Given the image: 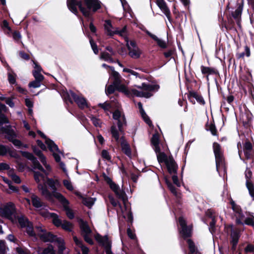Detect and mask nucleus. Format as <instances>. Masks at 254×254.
<instances>
[{
  "mask_svg": "<svg viewBox=\"0 0 254 254\" xmlns=\"http://www.w3.org/2000/svg\"><path fill=\"white\" fill-rule=\"evenodd\" d=\"M113 118L114 120L117 121L118 130L115 125H112L111 127L110 132L112 137L117 142H119L120 140L121 142L127 143L124 136V126H126L127 125L125 115L122 114L119 110L117 109L113 113Z\"/></svg>",
  "mask_w": 254,
  "mask_h": 254,
  "instance_id": "obj_1",
  "label": "nucleus"
},
{
  "mask_svg": "<svg viewBox=\"0 0 254 254\" xmlns=\"http://www.w3.org/2000/svg\"><path fill=\"white\" fill-rule=\"evenodd\" d=\"M102 4L99 0H75L74 5L75 7L78 6L85 17H90L101 8Z\"/></svg>",
  "mask_w": 254,
  "mask_h": 254,
  "instance_id": "obj_2",
  "label": "nucleus"
},
{
  "mask_svg": "<svg viewBox=\"0 0 254 254\" xmlns=\"http://www.w3.org/2000/svg\"><path fill=\"white\" fill-rule=\"evenodd\" d=\"M16 213L15 205L12 202L6 203L3 206L0 207V215L11 221H13V215L15 216Z\"/></svg>",
  "mask_w": 254,
  "mask_h": 254,
  "instance_id": "obj_3",
  "label": "nucleus"
},
{
  "mask_svg": "<svg viewBox=\"0 0 254 254\" xmlns=\"http://www.w3.org/2000/svg\"><path fill=\"white\" fill-rule=\"evenodd\" d=\"M54 196L57 198L62 204L64 210L65 211L67 217L69 219L74 218V213L73 210L69 207V201L60 192H54Z\"/></svg>",
  "mask_w": 254,
  "mask_h": 254,
  "instance_id": "obj_4",
  "label": "nucleus"
},
{
  "mask_svg": "<svg viewBox=\"0 0 254 254\" xmlns=\"http://www.w3.org/2000/svg\"><path fill=\"white\" fill-rule=\"evenodd\" d=\"M94 238L98 244L104 248L106 254H114L111 250L112 243L109 241L107 235L103 237L100 234L97 233Z\"/></svg>",
  "mask_w": 254,
  "mask_h": 254,
  "instance_id": "obj_5",
  "label": "nucleus"
},
{
  "mask_svg": "<svg viewBox=\"0 0 254 254\" xmlns=\"http://www.w3.org/2000/svg\"><path fill=\"white\" fill-rule=\"evenodd\" d=\"M80 228L82 231L84 241L90 245H94L93 240L89 236L92 232L87 222L82 219H79Z\"/></svg>",
  "mask_w": 254,
  "mask_h": 254,
  "instance_id": "obj_6",
  "label": "nucleus"
},
{
  "mask_svg": "<svg viewBox=\"0 0 254 254\" xmlns=\"http://www.w3.org/2000/svg\"><path fill=\"white\" fill-rule=\"evenodd\" d=\"M19 152L23 157L26 158L32 162L34 169H38L43 173L45 172V170L40 164L37 158L35 157L32 153L28 151H24L22 150H20Z\"/></svg>",
  "mask_w": 254,
  "mask_h": 254,
  "instance_id": "obj_7",
  "label": "nucleus"
},
{
  "mask_svg": "<svg viewBox=\"0 0 254 254\" xmlns=\"http://www.w3.org/2000/svg\"><path fill=\"white\" fill-rule=\"evenodd\" d=\"M200 69L202 74L203 75V76L205 77L208 84H209V75L214 76L215 80L217 82V78L219 76V73L216 68L201 65Z\"/></svg>",
  "mask_w": 254,
  "mask_h": 254,
  "instance_id": "obj_8",
  "label": "nucleus"
},
{
  "mask_svg": "<svg viewBox=\"0 0 254 254\" xmlns=\"http://www.w3.org/2000/svg\"><path fill=\"white\" fill-rule=\"evenodd\" d=\"M70 95L74 102L80 109L83 110L85 108H89V104L84 97L78 95L73 91H71Z\"/></svg>",
  "mask_w": 254,
  "mask_h": 254,
  "instance_id": "obj_9",
  "label": "nucleus"
},
{
  "mask_svg": "<svg viewBox=\"0 0 254 254\" xmlns=\"http://www.w3.org/2000/svg\"><path fill=\"white\" fill-rule=\"evenodd\" d=\"M112 69V76L114 78L113 84L116 87V90L119 92H124L127 89V87L121 83V76L118 72L114 70V67H111Z\"/></svg>",
  "mask_w": 254,
  "mask_h": 254,
  "instance_id": "obj_10",
  "label": "nucleus"
},
{
  "mask_svg": "<svg viewBox=\"0 0 254 254\" xmlns=\"http://www.w3.org/2000/svg\"><path fill=\"white\" fill-rule=\"evenodd\" d=\"M7 154L12 158L19 159L20 156L17 154L16 150L14 149H11L8 146L3 144H0V156H5Z\"/></svg>",
  "mask_w": 254,
  "mask_h": 254,
  "instance_id": "obj_11",
  "label": "nucleus"
},
{
  "mask_svg": "<svg viewBox=\"0 0 254 254\" xmlns=\"http://www.w3.org/2000/svg\"><path fill=\"white\" fill-rule=\"evenodd\" d=\"M165 165L169 174H177L178 165L172 155L169 156V160L167 161Z\"/></svg>",
  "mask_w": 254,
  "mask_h": 254,
  "instance_id": "obj_12",
  "label": "nucleus"
},
{
  "mask_svg": "<svg viewBox=\"0 0 254 254\" xmlns=\"http://www.w3.org/2000/svg\"><path fill=\"white\" fill-rule=\"evenodd\" d=\"M1 130L2 131V134H5V138L9 142H11V140L15 139L17 137V133L10 126L1 127Z\"/></svg>",
  "mask_w": 254,
  "mask_h": 254,
  "instance_id": "obj_13",
  "label": "nucleus"
},
{
  "mask_svg": "<svg viewBox=\"0 0 254 254\" xmlns=\"http://www.w3.org/2000/svg\"><path fill=\"white\" fill-rule=\"evenodd\" d=\"M156 4L163 13L166 15L170 23L173 22L169 8L164 0H157Z\"/></svg>",
  "mask_w": 254,
  "mask_h": 254,
  "instance_id": "obj_14",
  "label": "nucleus"
},
{
  "mask_svg": "<svg viewBox=\"0 0 254 254\" xmlns=\"http://www.w3.org/2000/svg\"><path fill=\"white\" fill-rule=\"evenodd\" d=\"M40 238L44 242H57L61 243V238L54 235L52 232H46L40 235Z\"/></svg>",
  "mask_w": 254,
  "mask_h": 254,
  "instance_id": "obj_15",
  "label": "nucleus"
},
{
  "mask_svg": "<svg viewBox=\"0 0 254 254\" xmlns=\"http://www.w3.org/2000/svg\"><path fill=\"white\" fill-rule=\"evenodd\" d=\"M244 152L246 158L251 161L254 159V153L253 151V145L251 142L247 139L244 144Z\"/></svg>",
  "mask_w": 254,
  "mask_h": 254,
  "instance_id": "obj_16",
  "label": "nucleus"
},
{
  "mask_svg": "<svg viewBox=\"0 0 254 254\" xmlns=\"http://www.w3.org/2000/svg\"><path fill=\"white\" fill-rule=\"evenodd\" d=\"M216 169L219 173V170L222 169L223 171L224 174L227 172V165L225 158L224 155L215 157Z\"/></svg>",
  "mask_w": 254,
  "mask_h": 254,
  "instance_id": "obj_17",
  "label": "nucleus"
},
{
  "mask_svg": "<svg viewBox=\"0 0 254 254\" xmlns=\"http://www.w3.org/2000/svg\"><path fill=\"white\" fill-rule=\"evenodd\" d=\"M125 41L127 42L126 46L129 51L128 55L133 59H137L139 58L142 53L139 48L131 49L129 45V40L127 37L125 38Z\"/></svg>",
  "mask_w": 254,
  "mask_h": 254,
  "instance_id": "obj_18",
  "label": "nucleus"
},
{
  "mask_svg": "<svg viewBox=\"0 0 254 254\" xmlns=\"http://www.w3.org/2000/svg\"><path fill=\"white\" fill-rule=\"evenodd\" d=\"M151 144L153 147L154 151L156 153L160 151V134L157 130H156L155 133L153 134L151 138Z\"/></svg>",
  "mask_w": 254,
  "mask_h": 254,
  "instance_id": "obj_19",
  "label": "nucleus"
},
{
  "mask_svg": "<svg viewBox=\"0 0 254 254\" xmlns=\"http://www.w3.org/2000/svg\"><path fill=\"white\" fill-rule=\"evenodd\" d=\"M245 114L246 119L243 118V126L245 128L251 132L253 128L252 125L253 115L250 111L246 112Z\"/></svg>",
  "mask_w": 254,
  "mask_h": 254,
  "instance_id": "obj_20",
  "label": "nucleus"
},
{
  "mask_svg": "<svg viewBox=\"0 0 254 254\" xmlns=\"http://www.w3.org/2000/svg\"><path fill=\"white\" fill-rule=\"evenodd\" d=\"M136 87L138 89H141L147 91H157L160 86L158 84L152 85L143 82L141 86L137 85Z\"/></svg>",
  "mask_w": 254,
  "mask_h": 254,
  "instance_id": "obj_21",
  "label": "nucleus"
},
{
  "mask_svg": "<svg viewBox=\"0 0 254 254\" xmlns=\"http://www.w3.org/2000/svg\"><path fill=\"white\" fill-rule=\"evenodd\" d=\"M14 217L18 221V222L21 228H26V226L29 225L31 222H30L28 218H27L24 215L21 214L20 216L15 215Z\"/></svg>",
  "mask_w": 254,
  "mask_h": 254,
  "instance_id": "obj_22",
  "label": "nucleus"
},
{
  "mask_svg": "<svg viewBox=\"0 0 254 254\" xmlns=\"http://www.w3.org/2000/svg\"><path fill=\"white\" fill-rule=\"evenodd\" d=\"M31 199L32 205L34 207L39 208L44 206V202H43L40 198L34 193L31 195Z\"/></svg>",
  "mask_w": 254,
  "mask_h": 254,
  "instance_id": "obj_23",
  "label": "nucleus"
},
{
  "mask_svg": "<svg viewBox=\"0 0 254 254\" xmlns=\"http://www.w3.org/2000/svg\"><path fill=\"white\" fill-rule=\"evenodd\" d=\"M187 243L188 245L189 252L188 254H197L198 253L197 248L196 247L194 242L190 239L187 240Z\"/></svg>",
  "mask_w": 254,
  "mask_h": 254,
  "instance_id": "obj_24",
  "label": "nucleus"
},
{
  "mask_svg": "<svg viewBox=\"0 0 254 254\" xmlns=\"http://www.w3.org/2000/svg\"><path fill=\"white\" fill-rule=\"evenodd\" d=\"M45 143L47 145L50 151L53 152L54 151H56L61 154H62V152L59 149L58 145L56 144L51 139H47L46 140H45Z\"/></svg>",
  "mask_w": 254,
  "mask_h": 254,
  "instance_id": "obj_25",
  "label": "nucleus"
},
{
  "mask_svg": "<svg viewBox=\"0 0 254 254\" xmlns=\"http://www.w3.org/2000/svg\"><path fill=\"white\" fill-rule=\"evenodd\" d=\"M105 29L107 31L108 35L110 36H113L115 34H118L121 36H123L124 34L127 32V27L124 26L121 30H116L114 31H112L110 28L107 26H105Z\"/></svg>",
  "mask_w": 254,
  "mask_h": 254,
  "instance_id": "obj_26",
  "label": "nucleus"
},
{
  "mask_svg": "<svg viewBox=\"0 0 254 254\" xmlns=\"http://www.w3.org/2000/svg\"><path fill=\"white\" fill-rule=\"evenodd\" d=\"M230 227L231 228V231L230 235L231 240L230 241L238 242L240 237L239 230L238 229H234L232 225H231Z\"/></svg>",
  "mask_w": 254,
  "mask_h": 254,
  "instance_id": "obj_27",
  "label": "nucleus"
},
{
  "mask_svg": "<svg viewBox=\"0 0 254 254\" xmlns=\"http://www.w3.org/2000/svg\"><path fill=\"white\" fill-rule=\"evenodd\" d=\"M213 150L215 157L224 155V151L221 145L216 142L213 143Z\"/></svg>",
  "mask_w": 254,
  "mask_h": 254,
  "instance_id": "obj_28",
  "label": "nucleus"
},
{
  "mask_svg": "<svg viewBox=\"0 0 254 254\" xmlns=\"http://www.w3.org/2000/svg\"><path fill=\"white\" fill-rule=\"evenodd\" d=\"M49 214L52 218V223L57 227H61L62 221L59 218L58 215L55 213H49Z\"/></svg>",
  "mask_w": 254,
  "mask_h": 254,
  "instance_id": "obj_29",
  "label": "nucleus"
},
{
  "mask_svg": "<svg viewBox=\"0 0 254 254\" xmlns=\"http://www.w3.org/2000/svg\"><path fill=\"white\" fill-rule=\"evenodd\" d=\"M205 129L207 130L210 131L213 135L218 136V131L213 121L210 124H208V122L206 123L205 125Z\"/></svg>",
  "mask_w": 254,
  "mask_h": 254,
  "instance_id": "obj_30",
  "label": "nucleus"
},
{
  "mask_svg": "<svg viewBox=\"0 0 254 254\" xmlns=\"http://www.w3.org/2000/svg\"><path fill=\"white\" fill-rule=\"evenodd\" d=\"M230 204L231 205L232 209L235 212L238 213L240 217H242L244 216L242 213L241 206L236 204L232 198H230Z\"/></svg>",
  "mask_w": 254,
  "mask_h": 254,
  "instance_id": "obj_31",
  "label": "nucleus"
},
{
  "mask_svg": "<svg viewBox=\"0 0 254 254\" xmlns=\"http://www.w3.org/2000/svg\"><path fill=\"white\" fill-rule=\"evenodd\" d=\"M192 228L190 226H187L182 228L180 233L182 234L184 239L191 237Z\"/></svg>",
  "mask_w": 254,
  "mask_h": 254,
  "instance_id": "obj_32",
  "label": "nucleus"
},
{
  "mask_svg": "<svg viewBox=\"0 0 254 254\" xmlns=\"http://www.w3.org/2000/svg\"><path fill=\"white\" fill-rule=\"evenodd\" d=\"M190 96H192L193 98H195L199 104L201 105H204L205 104V102L203 97L201 95L198 94L197 92L193 90H190Z\"/></svg>",
  "mask_w": 254,
  "mask_h": 254,
  "instance_id": "obj_33",
  "label": "nucleus"
},
{
  "mask_svg": "<svg viewBox=\"0 0 254 254\" xmlns=\"http://www.w3.org/2000/svg\"><path fill=\"white\" fill-rule=\"evenodd\" d=\"M165 182L170 191L174 195L177 197H178L179 196V193L177 192L176 188L173 185V184L167 178L165 179Z\"/></svg>",
  "mask_w": 254,
  "mask_h": 254,
  "instance_id": "obj_34",
  "label": "nucleus"
},
{
  "mask_svg": "<svg viewBox=\"0 0 254 254\" xmlns=\"http://www.w3.org/2000/svg\"><path fill=\"white\" fill-rule=\"evenodd\" d=\"M75 0H67L66 4L69 10L74 13L75 15H77L78 11L77 7H74V2Z\"/></svg>",
  "mask_w": 254,
  "mask_h": 254,
  "instance_id": "obj_35",
  "label": "nucleus"
},
{
  "mask_svg": "<svg viewBox=\"0 0 254 254\" xmlns=\"http://www.w3.org/2000/svg\"><path fill=\"white\" fill-rule=\"evenodd\" d=\"M121 146L122 151L128 157H130L131 151L129 144L128 143L121 142Z\"/></svg>",
  "mask_w": 254,
  "mask_h": 254,
  "instance_id": "obj_36",
  "label": "nucleus"
},
{
  "mask_svg": "<svg viewBox=\"0 0 254 254\" xmlns=\"http://www.w3.org/2000/svg\"><path fill=\"white\" fill-rule=\"evenodd\" d=\"M156 153L157 154V157L158 162L159 163H164L166 164L167 161L169 160V156H168L164 152H161V151Z\"/></svg>",
  "mask_w": 254,
  "mask_h": 254,
  "instance_id": "obj_37",
  "label": "nucleus"
},
{
  "mask_svg": "<svg viewBox=\"0 0 254 254\" xmlns=\"http://www.w3.org/2000/svg\"><path fill=\"white\" fill-rule=\"evenodd\" d=\"M131 94H132L133 95L135 96L136 97H144L148 98L150 96L149 95V94L148 93H145L143 91H140L135 89H131Z\"/></svg>",
  "mask_w": 254,
  "mask_h": 254,
  "instance_id": "obj_38",
  "label": "nucleus"
},
{
  "mask_svg": "<svg viewBox=\"0 0 254 254\" xmlns=\"http://www.w3.org/2000/svg\"><path fill=\"white\" fill-rule=\"evenodd\" d=\"M61 227L64 230L70 232L72 230L73 225L71 222L65 220L64 221V223H62Z\"/></svg>",
  "mask_w": 254,
  "mask_h": 254,
  "instance_id": "obj_39",
  "label": "nucleus"
},
{
  "mask_svg": "<svg viewBox=\"0 0 254 254\" xmlns=\"http://www.w3.org/2000/svg\"><path fill=\"white\" fill-rule=\"evenodd\" d=\"M115 193L117 197L119 199H121L124 203L125 204L126 201L127 200L125 191L123 190H121L119 189V190L116 191V192H115Z\"/></svg>",
  "mask_w": 254,
  "mask_h": 254,
  "instance_id": "obj_40",
  "label": "nucleus"
},
{
  "mask_svg": "<svg viewBox=\"0 0 254 254\" xmlns=\"http://www.w3.org/2000/svg\"><path fill=\"white\" fill-rule=\"evenodd\" d=\"M89 117L90 118L91 121L92 122V124L94 125L95 127H101L102 122L100 119L96 118L93 115H91Z\"/></svg>",
  "mask_w": 254,
  "mask_h": 254,
  "instance_id": "obj_41",
  "label": "nucleus"
},
{
  "mask_svg": "<svg viewBox=\"0 0 254 254\" xmlns=\"http://www.w3.org/2000/svg\"><path fill=\"white\" fill-rule=\"evenodd\" d=\"M58 182V180L56 181L52 178H48L47 183L48 185L54 190L53 192V195H54V192H57V188L56 187V183Z\"/></svg>",
  "mask_w": 254,
  "mask_h": 254,
  "instance_id": "obj_42",
  "label": "nucleus"
},
{
  "mask_svg": "<svg viewBox=\"0 0 254 254\" xmlns=\"http://www.w3.org/2000/svg\"><path fill=\"white\" fill-rule=\"evenodd\" d=\"M26 232L29 237H35L36 236L35 233L34 231V228L32 223H30L26 227Z\"/></svg>",
  "mask_w": 254,
  "mask_h": 254,
  "instance_id": "obj_43",
  "label": "nucleus"
},
{
  "mask_svg": "<svg viewBox=\"0 0 254 254\" xmlns=\"http://www.w3.org/2000/svg\"><path fill=\"white\" fill-rule=\"evenodd\" d=\"M101 58L105 61H109L110 63H115V62L112 58L111 55L107 52H103L101 53Z\"/></svg>",
  "mask_w": 254,
  "mask_h": 254,
  "instance_id": "obj_44",
  "label": "nucleus"
},
{
  "mask_svg": "<svg viewBox=\"0 0 254 254\" xmlns=\"http://www.w3.org/2000/svg\"><path fill=\"white\" fill-rule=\"evenodd\" d=\"M246 186L249 190L250 195L252 197H253V200H254V187L253 183L248 182V181H247Z\"/></svg>",
  "mask_w": 254,
  "mask_h": 254,
  "instance_id": "obj_45",
  "label": "nucleus"
},
{
  "mask_svg": "<svg viewBox=\"0 0 254 254\" xmlns=\"http://www.w3.org/2000/svg\"><path fill=\"white\" fill-rule=\"evenodd\" d=\"M252 168L251 166L250 167H247L246 168V170L245 171V177L246 179V182L248 181V182H252L251 181V179L252 178L253 173L251 170Z\"/></svg>",
  "mask_w": 254,
  "mask_h": 254,
  "instance_id": "obj_46",
  "label": "nucleus"
},
{
  "mask_svg": "<svg viewBox=\"0 0 254 254\" xmlns=\"http://www.w3.org/2000/svg\"><path fill=\"white\" fill-rule=\"evenodd\" d=\"M156 43L157 45L162 48V49H166L167 47V44L165 41H163L159 38H158L157 36L154 40Z\"/></svg>",
  "mask_w": 254,
  "mask_h": 254,
  "instance_id": "obj_47",
  "label": "nucleus"
},
{
  "mask_svg": "<svg viewBox=\"0 0 254 254\" xmlns=\"http://www.w3.org/2000/svg\"><path fill=\"white\" fill-rule=\"evenodd\" d=\"M216 223V218H213L212 219H211V221L209 223V230L212 234H213L215 232Z\"/></svg>",
  "mask_w": 254,
  "mask_h": 254,
  "instance_id": "obj_48",
  "label": "nucleus"
},
{
  "mask_svg": "<svg viewBox=\"0 0 254 254\" xmlns=\"http://www.w3.org/2000/svg\"><path fill=\"white\" fill-rule=\"evenodd\" d=\"M108 198L110 200V202L113 207L119 206L120 208H122V205L121 203H120L119 202L117 201L112 195L109 194L108 195Z\"/></svg>",
  "mask_w": 254,
  "mask_h": 254,
  "instance_id": "obj_49",
  "label": "nucleus"
},
{
  "mask_svg": "<svg viewBox=\"0 0 254 254\" xmlns=\"http://www.w3.org/2000/svg\"><path fill=\"white\" fill-rule=\"evenodd\" d=\"M116 90V87L115 86V85H114L113 84V83L112 84L109 85L106 88V90H105L106 94L107 95H111L115 92Z\"/></svg>",
  "mask_w": 254,
  "mask_h": 254,
  "instance_id": "obj_50",
  "label": "nucleus"
},
{
  "mask_svg": "<svg viewBox=\"0 0 254 254\" xmlns=\"http://www.w3.org/2000/svg\"><path fill=\"white\" fill-rule=\"evenodd\" d=\"M41 71H33L32 74L35 78V80L42 81L44 79V76L40 73Z\"/></svg>",
  "mask_w": 254,
  "mask_h": 254,
  "instance_id": "obj_51",
  "label": "nucleus"
},
{
  "mask_svg": "<svg viewBox=\"0 0 254 254\" xmlns=\"http://www.w3.org/2000/svg\"><path fill=\"white\" fill-rule=\"evenodd\" d=\"M242 8L240 6H239L234 12H233L232 13V15L233 17L235 19H238L239 17L241 16L242 13Z\"/></svg>",
  "mask_w": 254,
  "mask_h": 254,
  "instance_id": "obj_52",
  "label": "nucleus"
},
{
  "mask_svg": "<svg viewBox=\"0 0 254 254\" xmlns=\"http://www.w3.org/2000/svg\"><path fill=\"white\" fill-rule=\"evenodd\" d=\"M63 183L64 186L67 190L69 191H72L73 190V187L72 186L70 181L67 180H64Z\"/></svg>",
  "mask_w": 254,
  "mask_h": 254,
  "instance_id": "obj_53",
  "label": "nucleus"
},
{
  "mask_svg": "<svg viewBox=\"0 0 254 254\" xmlns=\"http://www.w3.org/2000/svg\"><path fill=\"white\" fill-rule=\"evenodd\" d=\"M41 190L42 194L44 195H46L48 197H51L52 195V193L48 190L46 186H42L41 188L40 189Z\"/></svg>",
  "mask_w": 254,
  "mask_h": 254,
  "instance_id": "obj_54",
  "label": "nucleus"
},
{
  "mask_svg": "<svg viewBox=\"0 0 254 254\" xmlns=\"http://www.w3.org/2000/svg\"><path fill=\"white\" fill-rule=\"evenodd\" d=\"M62 98L65 102H68L70 104H73V101L67 92H64L63 93Z\"/></svg>",
  "mask_w": 254,
  "mask_h": 254,
  "instance_id": "obj_55",
  "label": "nucleus"
},
{
  "mask_svg": "<svg viewBox=\"0 0 254 254\" xmlns=\"http://www.w3.org/2000/svg\"><path fill=\"white\" fill-rule=\"evenodd\" d=\"M127 226H128V227L127 229V234L128 237L132 240H135L136 239V237L135 234L133 232H132V231L130 229L131 225H130L129 224H128Z\"/></svg>",
  "mask_w": 254,
  "mask_h": 254,
  "instance_id": "obj_56",
  "label": "nucleus"
},
{
  "mask_svg": "<svg viewBox=\"0 0 254 254\" xmlns=\"http://www.w3.org/2000/svg\"><path fill=\"white\" fill-rule=\"evenodd\" d=\"M98 106L103 109L105 111H108L111 108V105L110 103L105 102L104 103H99Z\"/></svg>",
  "mask_w": 254,
  "mask_h": 254,
  "instance_id": "obj_57",
  "label": "nucleus"
},
{
  "mask_svg": "<svg viewBox=\"0 0 254 254\" xmlns=\"http://www.w3.org/2000/svg\"><path fill=\"white\" fill-rule=\"evenodd\" d=\"M90 43L94 54L96 55L98 54L99 50L96 43L92 39L90 40Z\"/></svg>",
  "mask_w": 254,
  "mask_h": 254,
  "instance_id": "obj_58",
  "label": "nucleus"
},
{
  "mask_svg": "<svg viewBox=\"0 0 254 254\" xmlns=\"http://www.w3.org/2000/svg\"><path fill=\"white\" fill-rule=\"evenodd\" d=\"M245 224L249 226L254 227V216H252L251 217L246 218L245 220Z\"/></svg>",
  "mask_w": 254,
  "mask_h": 254,
  "instance_id": "obj_59",
  "label": "nucleus"
},
{
  "mask_svg": "<svg viewBox=\"0 0 254 254\" xmlns=\"http://www.w3.org/2000/svg\"><path fill=\"white\" fill-rule=\"evenodd\" d=\"M101 156L103 159L108 161H111V156L110 155L109 152L107 150H103L101 152Z\"/></svg>",
  "mask_w": 254,
  "mask_h": 254,
  "instance_id": "obj_60",
  "label": "nucleus"
},
{
  "mask_svg": "<svg viewBox=\"0 0 254 254\" xmlns=\"http://www.w3.org/2000/svg\"><path fill=\"white\" fill-rule=\"evenodd\" d=\"M6 252V245L5 242L4 240L0 241V254H5Z\"/></svg>",
  "mask_w": 254,
  "mask_h": 254,
  "instance_id": "obj_61",
  "label": "nucleus"
},
{
  "mask_svg": "<svg viewBox=\"0 0 254 254\" xmlns=\"http://www.w3.org/2000/svg\"><path fill=\"white\" fill-rule=\"evenodd\" d=\"M8 80L10 84H14L16 83V75L15 74L8 73Z\"/></svg>",
  "mask_w": 254,
  "mask_h": 254,
  "instance_id": "obj_62",
  "label": "nucleus"
},
{
  "mask_svg": "<svg viewBox=\"0 0 254 254\" xmlns=\"http://www.w3.org/2000/svg\"><path fill=\"white\" fill-rule=\"evenodd\" d=\"M245 253H254V245L251 244H249L244 249Z\"/></svg>",
  "mask_w": 254,
  "mask_h": 254,
  "instance_id": "obj_63",
  "label": "nucleus"
},
{
  "mask_svg": "<svg viewBox=\"0 0 254 254\" xmlns=\"http://www.w3.org/2000/svg\"><path fill=\"white\" fill-rule=\"evenodd\" d=\"M54 251L53 247L52 245H49L48 247L44 248L41 253V254H49Z\"/></svg>",
  "mask_w": 254,
  "mask_h": 254,
  "instance_id": "obj_64",
  "label": "nucleus"
}]
</instances>
